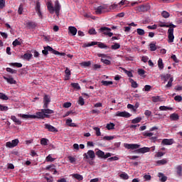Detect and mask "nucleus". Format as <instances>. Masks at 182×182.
<instances>
[{
    "label": "nucleus",
    "instance_id": "nucleus-24",
    "mask_svg": "<svg viewBox=\"0 0 182 182\" xmlns=\"http://www.w3.org/2000/svg\"><path fill=\"white\" fill-rule=\"evenodd\" d=\"M96 156L100 159H105V152L100 149H98L97 152H95Z\"/></svg>",
    "mask_w": 182,
    "mask_h": 182
},
{
    "label": "nucleus",
    "instance_id": "nucleus-64",
    "mask_svg": "<svg viewBox=\"0 0 182 182\" xmlns=\"http://www.w3.org/2000/svg\"><path fill=\"white\" fill-rule=\"evenodd\" d=\"M6 72H9V73H14V74L17 73L16 70H14L11 68H6Z\"/></svg>",
    "mask_w": 182,
    "mask_h": 182
},
{
    "label": "nucleus",
    "instance_id": "nucleus-47",
    "mask_svg": "<svg viewBox=\"0 0 182 182\" xmlns=\"http://www.w3.org/2000/svg\"><path fill=\"white\" fill-rule=\"evenodd\" d=\"M0 99L1 100H8L9 99V97H8L6 96V95L2 93V92H0Z\"/></svg>",
    "mask_w": 182,
    "mask_h": 182
},
{
    "label": "nucleus",
    "instance_id": "nucleus-40",
    "mask_svg": "<svg viewBox=\"0 0 182 182\" xmlns=\"http://www.w3.org/2000/svg\"><path fill=\"white\" fill-rule=\"evenodd\" d=\"M81 66H84V68H89L90 65H92V63L90 61H85L80 63Z\"/></svg>",
    "mask_w": 182,
    "mask_h": 182
},
{
    "label": "nucleus",
    "instance_id": "nucleus-41",
    "mask_svg": "<svg viewBox=\"0 0 182 182\" xmlns=\"http://www.w3.org/2000/svg\"><path fill=\"white\" fill-rule=\"evenodd\" d=\"M119 177L123 180H129V175L126 173H122L119 175Z\"/></svg>",
    "mask_w": 182,
    "mask_h": 182
},
{
    "label": "nucleus",
    "instance_id": "nucleus-23",
    "mask_svg": "<svg viewBox=\"0 0 182 182\" xmlns=\"http://www.w3.org/2000/svg\"><path fill=\"white\" fill-rule=\"evenodd\" d=\"M47 8L50 12V14H55V7L52 6V3L48 2L47 4Z\"/></svg>",
    "mask_w": 182,
    "mask_h": 182
},
{
    "label": "nucleus",
    "instance_id": "nucleus-19",
    "mask_svg": "<svg viewBox=\"0 0 182 182\" xmlns=\"http://www.w3.org/2000/svg\"><path fill=\"white\" fill-rule=\"evenodd\" d=\"M169 119L172 122H177V120H180V116L177 113H173L170 115Z\"/></svg>",
    "mask_w": 182,
    "mask_h": 182
},
{
    "label": "nucleus",
    "instance_id": "nucleus-17",
    "mask_svg": "<svg viewBox=\"0 0 182 182\" xmlns=\"http://www.w3.org/2000/svg\"><path fill=\"white\" fill-rule=\"evenodd\" d=\"M149 151H150V148L146 146L136 150V153H141L142 154H144V153H149Z\"/></svg>",
    "mask_w": 182,
    "mask_h": 182
},
{
    "label": "nucleus",
    "instance_id": "nucleus-37",
    "mask_svg": "<svg viewBox=\"0 0 182 182\" xmlns=\"http://www.w3.org/2000/svg\"><path fill=\"white\" fill-rule=\"evenodd\" d=\"M136 33H138V35H139L140 36H144V35L146 33V31H144V29L137 28Z\"/></svg>",
    "mask_w": 182,
    "mask_h": 182
},
{
    "label": "nucleus",
    "instance_id": "nucleus-38",
    "mask_svg": "<svg viewBox=\"0 0 182 182\" xmlns=\"http://www.w3.org/2000/svg\"><path fill=\"white\" fill-rule=\"evenodd\" d=\"M141 122V117H136L132 120V124H137V123H140Z\"/></svg>",
    "mask_w": 182,
    "mask_h": 182
},
{
    "label": "nucleus",
    "instance_id": "nucleus-44",
    "mask_svg": "<svg viewBox=\"0 0 182 182\" xmlns=\"http://www.w3.org/2000/svg\"><path fill=\"white\" fill-rule=\"evenodd\" d=\"M46 170H48V171H53L55 170V165H49L46 167Z\"/></svg>",
    "mask_w": 182,
    "mask_h": 182
},
{
    "label": "nucleus",
    "instance_id": "nucleus-25",
    "mask_svg": "<svg viewBox=\"0 0 182 182\" xmlns=\"http://www.w3.org/2000/svg\"><path fill=\"white\" fill-rule=\"evenodd\" d=\"M65 80H69V79H70V70H69L68 68H66L65 70Z\"/></svg>",
    "mask_w": 182,
    "mask_h": 182
},
{
    "label": "nucleus",
    "instance_id": "nucleus-61",
    "mask_svg": "<svg viewBox=\"0 0 182 182\" xmlns=\"http://www.w3.org/2000/svg\"><path fill=\"white\" fill-rule=\"evenodd\" d=\"M152 102H154V103H157V102H160V96L152 97Z\"/></svg>",
    "mask_w": 182,
    "mask_h": 182
},
{
    "label": "nucleus",
    "instance_id": "nucleus-59",
    "mask_svg": "<svg viewBox=\"0 0 182 182\" xmlns=\"http://www.w3.org/2000/svg\"><path fill=\"white\" fill-rule=\"evenodd\" d=\"M161 16H163V18H168L170 16V14L166 11H164L161 13Z\"/></svg>",
    "mask_w": 182,
    "mask_h": 182
},
{
    "label": "nucleus",
    "instance_id": "nucleus-20",
    "mask_svg": "<svg viewBox=\"0 0 182 182\" xmlns=\"http://www.w3.org/2000/svg\"><path fill=\"white\" fill-rule=\"evenodd\" d=\"M36 11L40 18H42V12L41 11V3L39 1L36 2Z\"/></svg>",
    "mask_w": 182,
    "mask_h": 182
},
{
    "label": "nucleus",
    "instance_id": "nucleus-35",
    "mask_svg": "<svg viewBox=\"0 0 182 182\" xmlns=\"http://www.w3.org/2000/svg\"><path fill=\"white\" fill-rule=\"evenodd\" d=\"M159 177H161V181H162V182L167 181V176H164V174L163 173H159Z\"/></svg>",
    "mask_w": 182,
    "mask_h": 182
},
{
    "label": "nucleus",
    "instance_id": "nucleus-30",
    "mask_svg": "<svg viewBox=\"0 0 182 182\" xmlns=\"http://www.w3.org/2000/svg\"><path fill=\"white\" fill-rule=\"evenodd\" d=\"M73 177H74V178H76V180H78L79 181H82V180H83V176L78 173H74L73 175Z\"/></svg>",
    "mask_w": 182,
    "mask_h": 182
},
{
    "label": "nucleus",
    "instance_id": "nucleus-49",
    "mask_svg": "<svg viewBox=\"0 0 182 182\" xmlns=\"http://www.w3.org/2000/svg\"><path fill=\"white\" fill-rule=\"evenodd\" d=\"M23 12V4H20L18 9V15H22Z\"/></svg>",
    "mask_w": 182,
    "mask_h": 182
},
{
    "label": "nucleus",
    "instance_id": "nucleus-9",
    "mask_svg": "<svg viewBox=\"0 0 182 182\" xmlns=\"http://www.w3.org/2000/svg\"><path fill=\"white\" fill-rule=\"evenodd\" d=\"M115 116H117V117H125L126 119H129V117H130L132 114L126 111H124V112L118 111L116 113Z\"/></svg>",
    "mask_w": 182,
    "mask_h": 182
},
{
    "label": "nucleus",
    "instance_id": "nucleus-10",
    "mask_svg": "<svg viewBox=\"0 0 182 182\" xmlns=\"http://www.w3.org/2000/svg\"><path fill=\"white\" fill-rule=\"evenodd\" d=\"M124 146L125 149H128V150H136V149L140 147V145L137 144H124Z\"/></svg>",
    "mask_w": 182,
    "mask_h": 182
},
{
    "label": "nucleus",
    "instance_id": "nucleus-34",
    "mask_svg": "<svg viewBox=\"0 0 182 182\" xmlns=\"http://www.w3.org/2000/svg\"><path fill=\"white\" fill-rule=\"evenodd\" d=\"M129 82L132 85V87H134V88L139 87V84H137V82L134 81L133 79H130Z\"/></svg>",
    "mask_w": 182,
    "mask_h": 182
},
{
    "label": "nucleus",
    "instance_id": "nucleus-16",
    "mask_svg": "<svg viewBox=\"0 0 182 182\" xmlns=\"http://www.w3.org/2000/svg\"><path fill=\"white\" fill-rule=\"evenodd\" d=\"M54 12H55L57 15L60 12V4L59 3V1H55Z\"/></svg>",
    "mask_w": 182,
    "mask_h": 182
},
{
    "label": "nucleus",
    "instance_id": "nucleus-45",
    "mask_svg": "<svg viewBox=\"0 0 182 182\" xmlns=\"http://www.w3.org/2000/svg\"><path fill=\"white\" fill-rule=\"evenodd\" d=\"M101 62H102V63H105V65H112V62L110 60H106L105 58H101Z\"/></svg>",
    "mask_w": 182,
    "mask_h": 182
},
{
    "label": "nucleus",
    "instance_id": "nucleus-18",
    "mask_svg": "<svg viewBox=\"0 0 182 182\" xmlns=\"http://www.w3.org/2000/svg\"><path fill=\"white\" fill-rule=\"evenodd\" d=\"M68 32L71 33L72 36H75L76 33H77V28L75 26H69Z\"/></svg>",
    "mask_w": 182,
    "mask_h": 182
},
{
    "label": "nucleus",
    "instance_id": "nucleus-15",
    "mask_svg": "<svg viewBox=\"0 0 182 182\" xmlns=\"http://www.w3.org/2000/svg\"><path fill=\"white\" fill-rule=\"evenodd\" d=\"M26 27L28 28V29H35V28H36V26H38L36 23H35L33 21H28L26 23Z\"/></svg>",
    "mask_w": 182,
    "mask_h": 182
},
{
    "label": "nucleus",
    "instance_id": "nucleus-11",
    "mask_svg": "<svg viewBox=\"0 0 182 182\" xmlns=\"http://www.w3.org/2000/svg\"><path fill=\"white\" fill-rule=\"evenodd\" d=\"M50 102V97L48 95H44L43 97V109H48L49 107V102Z\"/></svg>",
    "mask_w": 182,
    "mask_h": 182
},
{
    "label": "nucleus",
    "instance_id": "nucleus-54",
    "mask_svg": "<svg viewBox=\"0 0 182 182\" xmlns=\"http://www.w3.org/2000/svg\"><path fill=\"white\" fill-rule=\"evenodd\" d=\"M12 45L13 46H21L22 43H21V41H18V39H16L14 41H13Z\"/></svg>",
    "mask_w": 182,
    "mask_h": 182
},
{
    "label": "nucleus",
    "instance_id": "nucleus-43",
    "mask_svg": "<svg viewBox=\"0 0 182 182\" xmlns=\"http://www.w3.org/2000/svg\"><path fill=\"white\" fill-rule=\"evenodd\" d=\"M111 49L113 50H116L117 49H120V44L115 43L114 45L111 46Z\"/></svg>",
    "mask_w": 182,
    "mask_h": 182
},
{
    "label": "nucleus",
    "instance_id": "nucleus-60",
    "mask_svg": "<svg viewBox=\"0 0 182 182\" xmlns=\"http://www.w3.org/2000/svg\"><path fill=\"white\" fill-rule=\"evenodd\" d=\"M94 130L96 132V136H99L102 135V133L100 132V128L95 127Z\"/></svg>",
    "mask_w": 182,
    "mask_h": 182
},
{
    "label": "nucleus",
    "instance_id": "nucleus-31",
    "mask_svg": "<svg viewBox=\"0 0 182 182\" xmlns=\"http://www.w3.org/2000/svg\"><path fill=\"white\" fill-rule=\"evenodd\" d=\"M43 112H44V114H53V113H55L53 110L46 108L43 109Z\"/></svg>",
    "mask_w": 182,
    "mask_h": 182
},
{
    "label": "nucleus",
    "instance_id": "nucleus-36",
    "mask_svg": "<svg viewBox=\"0 0 182 182\" xmlns=\"http://www.w3.org/2000/svg\"><path fill=\"white\" fill-rule=\"evenodd\" d=\"M156 164H158V166H163L164 164H167V160L166 159L159 160L156 161Z\"/></svg>",
    "mask_w": 182,
    "mask_h": 182
},
{
    "label": "nucleus",
    "instance_id": "nucleus-29",
    "mask_svg": "<svg viewBox=\"0 0 182 182\" xmlns=\"http://www.w3.org/2000/svg\"><path fill=\"white\" fill-rule=\"evenodd\" d=\"M161 79H163L164 80V82H167V80H168V79H171V75L170 74H166V75H162L161 76Z\"/></svg>",
    "mask_w": 182,
    "mask_h": 182
},
{
    "label": "nucleus",
    "instance_id": "nucleus-46",
    "mask_svg": "<svg viewBox=\"0 0 182 182\" xmlns=\"http://www.w3.org/2000/svg\"><path fill=\"white\" fill-rule=\"evenodd\" d=\"M123 70H124V73H126V75H127L128 77H133V73H132V71H129L124 68H123Z\"/></svg>",
    "mask_w": 182,
    "mask_h": 182
},
{
    "label": "nucleus",
    "instance_id": "nucleus-26",
    "mask_svg": "<svg viewBox=\"0 0 182 182\" xmlns=\"http://www.w3.org/2000/svg\"><path fill=\"white\" fill-rule=\"evenodd\" d=\"M11 120H13V122H14V123H16V124H18V125L22 124V121L18 119V118H16L15 115H12L11 117Z\"/></svg>",
    "mask_w": 182,
    "mask_h": 182
},
{
    "label": "nucleus",
    "instance_id": "nucleus-7",
    "mask_svg": "<svg viewBox=\"0 0 182 182\" xmlns=\"http://www.w3.org/2000/svg\"><path fill=\"white\" fill-rule=\"evenodd\" d=\"M168 43H172V42H174V28H170L168 30Z\"/></svg>",
    "mask_w": 182,
    "mask_h": 182
},
{
    "label": "nucleus",
    "instance_id": "nucleus-55",
    "mask_svg": "<svg viewBox=\"0 0 182 182\" xmlns=\"http://www.w3.org/2000/svg\"><path fill=\"white\" fill-rule=\"evenodd\" d=\"M107 130H113L114 129V124L113 123H109L107 124Z\"/></svg>",
    "mask_w": 182,
    "mask_h": 182
},
{
    "label": "nucleus",
    "instance_id": "nucleus-53",
    "mask_svg": "<svg viewBox=\"0 0 182 182\" xmlns=\"http://www.w3.org/2000/svg\"><path fill=\"white\" fill-rule=\"evenodd\" d=\"M9 107L7 106H4L0 104V110L1 112H6L9 110Z\"/></svg>",
    "mask_w": 182,
    "mask_h": 182
},
{
    "label": "nucleus",
    "instance_id": "nucleus-33",
    "mask_svg": "<svg viewBox=\"0 0 182 182\" xmlns=\"http://www.w3.org/2000/svg\"><path fill=\"white\" fill-rule=\"evenodd\" d=\"M149 48L151 52H154L155 50H157V46H156V44L151 43L149 44Z\"/></svg>",
    "mask_w": 182,
    "mask_h": 182
},
{
    "label": "nucleus",
    "instance_id": "nucleus-48",
    "mask_svg": "<svg viewBox=\"0 0 182 182\" xmlns=\"http://www.w3.org/2000/svg\"><path fill=\"white\" fill-rule=\"evenodd\" d=\"M68 159L70 163H71L72 164H73L74 163H76V158H75L72 156H68Z\"/></svg>",
    "mask_w": 182,
    "mask_h": 182
},
{
    "label": "nucleus",
    "instance_id": "nucleus-14",
    "mask_svg": "<svg viewBox=\"0 0 182 182\" xmlns=\"http://www.w3.org/2000/svg\"><path fill=\"white\" fill-rule=\"evenodd\" d=\"M174 140L173 139H164L161 141V144H164L165 146H171L173 144Z\"/></svg>",
    "mask_w": 182,
    "mask_h": 182
},
{
    "label": "nucleus",
    "instance_id": "nucleus-12",
    "mask_svg": "<svg viewBox=\"0 0 182 182\" xmlns=\"http://www.w3.org/2000/svg\"><path fill=\"white\" fill-rule=\"evenodd\" d=\"M44 127H45V129L48 130V132H51L53 133H58V129L50 125V124H45Z\"/></svg>",
    "mask_w": 182,
    "mask_h": 182
},
{
    "label": "nucleus",
    "instance_id": "nucleus-32",
    "mask_svg": "<svg viewBox=\"0 0 182 182\" xmlns=\"http://www.w3.org/2000/svg\"><path fill=\"white\" fill-rule=\"evenodd\" d=\"M158 67L159 69H164V63H163V59L159 58L158 60Z\"/></svg>",
    "mask_w": 182,
    "mask_h": 182
},
{
    "label": "nucleus",
    "instance_id": "nucleus-63",
    "mask_svg": "<svg viewBox=\"0 0 182 182\" xmlns=\"http://www.w3.org/2000/svg\"><path fill=\"white\" fill-rule=\"evenodd\" d=\"M88 33L90 35H97V32H96V30L95 28H91L88 31Z\"/></svg>",
    "mask_w": 182,
    "mask_h": 182
},
{
    "label": "nucleus",
    "instance_id": "nucleus-51",
    "mask_svg": "<svg viewBox=\"0 0 182 182\" xmlns=\"http://www.w3.org/2000/svg\"><path fill=\"white\" fill-rule=\"evenodd\" d=\"M173 80H174V79L173 77H171L167 85H166V87H171V86H173Z\"/></svg>",
    "mask_w": 182,
    "mask_h": 182
},
{
    "label": "nucleus",
    "instance_id": "nucleus-4",
    "mask_svg": "<svg viewBox=\"0 0 182 182\" xmlns=\"http://www.w3.org/2000/svg\"><path fill=\"white\" fill-rule=\"evenodd\" d=\"M84 160H95L96 157V154H95V151L89 150L87 153L83 154Z\"/></svg>",
    "mask_w": 182,
    "mask_h": 182
},
{
    "label": "nucleus",
    "instance_id": "nucleus-42",
    "mask_svg": "<svg viewBox=\"0 0 182 182\" xmlns=\"http://www.w3.org/2000/svg\"><path fill=\"white\" fill-rule=\"evenodd\" d=\"M48 141H49V140H48V139L42 138L41 139V144H42L43 146H48Z\"/></svg>",
    "mask_w": 182,
    "mask_h": 182
},
{
    "label": "nucleus",
    "instance_id": "nucleus-21",
    "mask_svg": "<svg viewBox=\"0 0 182 182\" xmlns=\"http://www.w3.org/2000/svg\"><path fill=\"white\" fill-rule=\"evenodd\" d=\"M4 79L10 85H16V80H15L13 77H4Z\"/></svg>",
    "mask_w": 182,
    "mask_h": 182
},
{
    "label": "nucleus",
    "instance_id": "nucleus-22",
    "mask_svg": "<svg viewBox=\"0 0 182 182\" xmlns=\"http://www.w3.org/2000/svg\"><path fill=\"white\" fill-rule=\"evenodd\" d=\"M176 174L178 177H182V166L178 165L176 167Z\"/></svg>",
    "mask_w": 182,
    "mask_h": 182
},
{
    "label": "nucleus",
    "instance_id": "nucleus-58",
    "mask_svg": "<svg viewBox=\"0 0 182 182\" xmlns=\"http://www.w3.org/2000/svg\"><path fill=\"white\" fill-rule=\"evenodd\" d=\"M127 109H131V110L132 112H134V113H136V108L134 107V106L132 104H128L127 105Z\"/></svg>",
    "mask_w": 182,
    "mask_h": 182
},
{
    "label": "nucleus",
    "instance_id": "nucleus-39",
    "mask_svg": "<svg viewBox=\"0 0 182 182\" xmlns=\"http://www.w3.org/2000/svg\"><path fill=\"white\" fill-rule=\"evenodd\" d=\"M70 85H71L72 87H73V89H77V90H80V85H79V83L72 82Z\"/></svg>",
    "mask_w": 182,
    "mask_h": 182
},
{
    "label": "nucleus",
    "instance_id": "nucleus-5",
    "mask_svg": "<svg viewBox=\"0 0 182 182\" xmlns=\"http://www.w3.org/2000/svg\"><path fill=\"white\" fill-rule=\"evenodd\" d=\"M106 11H109V6L107 5L100 6L95 9V14L97 15H100L104 12H106Z\"/></svg>",
    "mask_w": 182,
    "mask_h": 182
},
{
    "label": "nucleus",
    "instance_id": "nucleus-8",
    "mask_svg": "<svg viewBox=\"0 0 182 182\" xmlns=\"http://www.w3.org/2000/svg\"><path fill=\"white\" fill-rule=\"evenodd\" d=\"M19 139H16L12 140L11 141H8L6 143V146L9 147V149H13V147H16V145L18 144Z\"/></svg>",
    "mask_w": 182,
    "mask_h": 182
},
{
    "label": "nucleus",
    "instance_id": "nucleus-3",
    "mask_svg": "<svg viewBox=\"0 0 182 182\" xmlns=\"http://www.w3.org/2000/svg\"><path fill=\"white\" fill-rule=\"evenodd\" d=\"M100 33L105 35V36H109L112 38L113 36V33H112V28L109 27H101L99 30Z\"/></svg>",
    "mask_w": 182,
    "mask_h": 182
},
{
    "label": "nucleus",
    "instance_id": "nucleus-27",
    "mask_svg": "<svg viewBox=\"0 0 182 182\" xmlns=\"http://www.w3.org/2000/svg\"><path fill=\"white\" fill-rule=\"evenodd\" d=\"M32 56H33L32 54L31 53H25L22 58L23 59H24L25 60H31V59H32Z\"/></svg>",
    "mask_w": 182,
    "mask_h": 182
},
{
    "label": "nucleus",
    "instance_id": "nucleus-13",
    "mask_svg": "<svg viewBox=\"0 0 182 182\" xmlns=\"http://www.w3.org/2000/svg\"><path fill=\"white\" fill-rule=\"evenodd\" d=\"M137 8V11L139 12H147V11H149L150 6L149 5H142L139 6Z\"/></svg>",
    "mask_w": 182,
    "mask_h": 182
},
{
    "label": "nucleus",
    "instance_id": "nucleus-28",
    "mask_svg": "<svg viewBox=\"0 0 182 182\" xmlns=\"http://www.w3.org/2000/svg\"><path fill=\"white\" fill-rule=\"evenodd\" d=\"M20 117H22V119H35V115H31V114H20Z\"/></svg>",
    "mask_w": 182,
    "mask_h": 182
},
{
    "label": "nucleus",
    "instance_id": "nucleus-50",
    "mask_svg": "<svg viewBox=\"0 0 182 182\" xmlns=\"http://www.w3.org/2000/svg\"><path fill=\"white\" fill-rule=\"evenodd\" d=\"M102 85H103V86H109V85H112L113 84V82L112 81H105V80H102L101 82Z\"/></svg>",
    "mask_w": 182,
    "mask_h": 182
},
{
    "label": "nucleus",
    "instance_id": "nucleus-2",
    "mask_svg": "<svg viewBox=\"0 0 182 182\" xmlns=\"http://www.w3.org/2000/svg\"><path fill=\"white\" fill-rule=\"evenodd\" d=\"M48 52H51V53H53V55H60V56H65V53H60L49 46L44 47V50H42L43 55L46 56L49 53Z\"/></svg>",
    "mask_w": 182,
    "mask_h": 182
},
{
    "label": "nucleus",
    "instance_id": "nucleus-57",
    "mask_svg": "<svg viewBox=\"0 0 182 182\" xmlns=\"http://www.w3.org/2000/svg\"><path fill=\"white\" fill-rule=\"evenodd\" d=\"M11 66H15L16 68H22V63H11Z\"/></svg>",
    "mask_w": 182,
    "mask_h": 182
},
{
    "label": "nucleus",
    "instance_id": "nucleus-1",
    "mask_svg": "<svg viewBox=\"0 0 182 182\" xmlns=\"http://www.w3.org/2000/svg\"><path fill=\"white\" fill-rule=\"evenodd\" d=\"M95 45H97L98 48L100 49H109V47L106 46V44L102 42H95L92 41L91 43H85L82 45V48H90V46H95Z\"/></svg>",
    "mask_w": 182,
    "mask_h": 182
},
{
    "label": "nucleus",
    "instance_id": "nucleus-56",
    "mask_svg": "<svg viewBox=\"0 0 182 182\" xmlns=\"http://www.w3.org/2000/svg\"><path fill=\"white\" fill-rule=\"evenodd\" d=\"M78 105H80V106L85 105V100L83 99V97H79Z\"/></svg>",
    "mask_w": 182,
    "mask_h": 182
},
{
    "label": "nucleus",
    "instance_id": "nucleus-6",
    "mask_svg": "<svg viewBox=\"0 0 182 182\" xmlns=\"http://www.w3.org/2000/svg\"><path fill=\"white\" fill-rule=\"evenodd\" d=\"M35 119H45L46 117L47 119H49L50 117V115L45 114L43 112V109H41V112H38L36 113Z\"/></svg>",
    "mask_w": 182,
    "mask_h": 182
},
{
    "label": "nucleus",
    "instance_id": "nucleus-52",
    "mask_svg": "<svg viewBox=\"0 0 182 182\" xmlns=\"http://www.w3.org/2000/svg\"><path fill=\"white\" fill-rule=\"evenodd\" d=\"M159 109L160 110H173L172 107H166V106H161L159 107Z\"/></svg>",
    "mask_w": 182,
    "mask_h": 182
},
{
    "label": "nucleus",
    "instance_id": "nucleus-62",
    "mask_svg": "<svg viewBox=\"0 0 182 182\" xmlns=\"http://www.w3.org/2000/svg\"><path fill=\"white\" fill-rule=\"evenodd\" d=\"M117 160H119V157L112 156L107 159V161H117Z\"/></svg>",
    "mask_w": 182,
    "mask_h": 182
}]
</instances>
